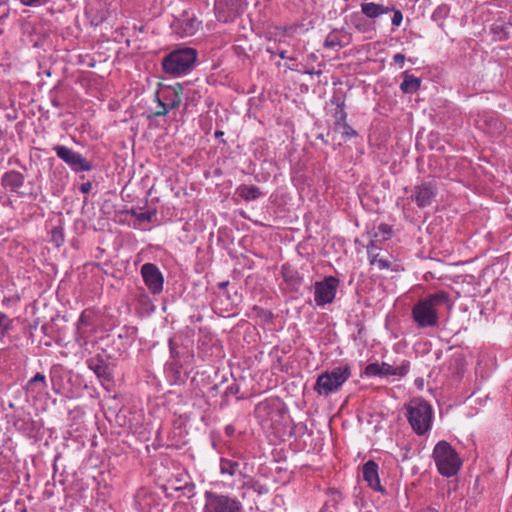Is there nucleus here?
<instances>
[{"mask_svg": "<svg viewBox=\"0 0 512 512\" xmlns=\"http://www.w3.org/2000/svg\"><path fill=\"white\" fill-rule=\"evenodd\" d=\"M444 306L452 308L450 294L439 290L418 300L411 309V317L420 329L434 328L439 324V310Z\"/></svg>", "mask_w": 512, "mask_h": 512, "instance_id": "obj_1", "label": "nucleus"}, {"mask_svg": "<svg viewBox=\"0 0 512 512\" xmlns=\"http://www.w3.org/2000/svg\"><path fill=\"white\" fill-rule=\"evenodd\" d=\"M198 52L192 47H179L163 57V71L173 77L189 74L196 66Z\"/></svg>", "mask_w": 512, "mask_h": 512, "instance_id": "obj_2", "label": "nucleus"}, {"mask_svg": "<svg viewBox=\"0 0 512 512\" xmlns=\"http://www.w3.org/2000/svg\"><path fill=\"white\" fill-rule=\"evenodd\" d=\"M432 457L439 474L444 477L456 475L462 467V460L456 450L445 440L439 441L433 449Z\"/></svg>", "mask_w": 512, "mask_h": 512, "instance_id": "obj_3", "label": "nucleus"}, {"mask_svg": "<svg viewBox=\"0 0 512 512\" xmlns=\"http://www.w3.org/2000/svg\"><path fill=\"white\" fill-rule=\"evenodd\" d=\"M351 367L348 364L334 367L318 375L314 391L320 396H329L336 393L351 377Z\"/></svg>", "mask_w": 512, "mask_h": 512, "instance_id": "obj_4", "label": "nucleus"}, {"mask_svg": "<svg viewBox=\"0 0 512 512\" xmlns=\"http://www.w3.org/2000/svg\"><path fill=\"white\" fill-rule=\"evenodd\" d=\"M407 419L418 436L425 435L433 422V409L426 401L416 398L407 406Z\"/></svg>", "mask_w": 512, "mask_h": 512, "instance_id": "obj_5", "label": "nucleus"}, {"mask_svg": "<svg viewBox=\"0 0 512 512\" xmlns=\"http://www.w3.org/2000/svg\"><path fill=\"white\" fill-rule=\"evenodd\" d=\"M204 500L202 512H244L242 502L229 494L206 490Z\"/></svg>", "mask_w": 512, "mask_h": 512, "instance_id": "obj_6", "label": "nucleus"}, {"mask_svg": "<svg viewBox=\"0 0 512 512\" xmlns=\"http://www.w3.org/2000/svg\"><path fill=\"white\" fill-rule=\"evenodd\" d=\"M184 87L177 83L174 86H166L156 93L158 110L155 111V117L166 116L169 111L177 109L183 96Z\"/></svg>", "mask_w": 512, "mask_h": 512, "instance_id": "obj_7", "label": "nucleus"}, {"mask_svg": "<svg viewBox=\"0 0 512 512\" xmlns=\"http://www.w3.org/2000/svg\"><path fill=\"white\" fill-rule=\"evenodd\" d=\"M57 157L61 159L73 172H89L93 169L91 161L87 160L82 154L65 145H55L53 147Z\"/></svg>", "mask_w": 512, "mask_h": 512, "instance_id": "obj_8", "label": "nucleus"}, {"mask_svg": "<svg viewBox=\"0 0 512 512\" xmlns=\"http://www.w3.org/2000/svg\"><path fill=\"white\" fill-rule=\"evenodd\" d=\"M340 281L334 276H326L322 281L314 284V301L317 306L324 307L331 304L337 293Z\"/></svg>", "mask_w": 512, "mask_h": 512, "instance_id": "obj_9", "label": "nucleus"}, {"mask_svg": "<svg viewBox=\"0 0 512 512\" xmlns=\"http://www.w3.org/2000/svg\"><path fill=\"white\" fill-rule=\"evenodd\" d=\"M246 0H215V11L219 21L228 23L244 13Z\"/></svg>", "mask_w": 512, "mask_h": 512, "instance_id": "obj_10", "label": "nucleus"}, {"mask_svg": "<svg viewBox=\"0 0 512 512\" xmlns=\"http://www.w3.org/2000/svg\"><path fill=\"white\" fill-rule=\"evenodd\" d=\"M438 194L435 180L422 181L412 189L411 200L418 208H425L432 204Z\"/></svg>", "mask_w": 512, "mask_h": 512, "instance_id": "obj_11", "label": "nucleus"}, {"mask_svg": "<svg viewBox=\"0 0 512 512\" xmlns=\"http://www.w3.org/2000/svg\"><path fill=\"white\" fill-rule=\"evenodd\" d=\"M283 412V403L278 397H270L259 402L254 409V415L261 424L273 421Z\"/></svg>", "mask_w": 512, "mask_h": 512, "instance_id": "obj_12", "label": "nucleus"}, {"mask_svg": "<svg viewBox=\"0 0 512 512\" xmlns=\"http://www.w3.org/2000/svg\"><path fill=\"white\" fill-rule=\"evenodd\" d=\"M140 273L147 289L152 294L157 295L163 291L164 277L156 264H143Z\"/></svg>", "mask_w": 512, "mask_h": 512, "instance_id": "obj_13", "label": "nucleus"}, {"mask_svg": "<svg viewBox=\"0 0 512 512\" xmlns=\"http://www.w3.org/2000/svg\"><path fill=\"white\" fill-rule=\"evenodd\" d=\"M475 124L487 134L496 137L506 130L504 122L494 113L482 112L477 115Z\"/></svg>", "mask_w": 512, "mask_h": 512, "instance_id": "obj_14", "label": "nucleus"}, {"mask_svg": "<svg viewBox=\"0 0 512 512\" xmlns=\"http://www.w3.org/2000/svg\"><path fill=\"white\" fill-rule=\"evenodd\" d=\"M200 25L201 21H199L197 17L184 13L172 23V29L177 35L184 38L195 35Z\"/></svg>", "mask_w": 512, "mask_h": 512, "instance_id": "obj_15", "label": "nucleus"}, {"mask_svg": "<svg viewBox=\"0 0 512 512\" xmlns=\"http://www.w3.org/2000/svg\"><path fill=\"white\" fill-rule=\"evenodd\" d=\"M344 21L348 27L353 28L360 34H373L376 32L371 20L368 19L361 8L359 11H353L346 15Z\"/></svg>", "mask_w": 512, "mask_h": 512, "instance_id": "obj_16", "label": "nucleus"}, {"mask_svg": "<svg viewBox=\"0 0 512 512\" xmlns=\"http://www.w3.org/2000/svg\"><path fill=\"white\" fill-rule=\"evenodd\" d=\"M0 182L5 190L16 194L18 197L26 196V193L20 190L25 183V176L21 172L9 170L2 174Z\"/></svg>", "mask_w": 512, "mask_h": 512, "instance_id": "obj_17", "label": "nucleus"}, {"mask_svg": "<svg viewBox=\"0 0 512 512\" xmlns=\"http://www.w3.org/2000/svg\"><path fill=\"white\" fill-rule=\"evenodd\" d=\"M410 366V361L405 358L396 359L392 363L382 362L385 379L392 381L404 378L409 373Z\"/></svg>", "mask_w": 512, "mask_h": 512, "instance_id": "obj_18", "label": "nucleus"}, {"mask_svg": "<svg viewBox=\"0 0 512 512\" xmlns=\"http://www.w3.org/2000/svg\"><path fill=\"white\" fill-rule=\"evenodd\" d=\"M360 8L363 10V13L367 15L368 19L371 20V23L376 28L379 19L383 15L391 13V10H393V5H384L382 3L374 1H364L360 4Z\"/></svg>", "mask_w": 512, "mask_h": 512, "instance_id": "obj_19", "label": "nucleus"}, {"mask_svg": "<svg viewBox=\"0 0 512 512\" xmlns=\"http://www.w3.org/2000/svg\"><path fill=\"white\" fill-rule=\"evenodd\" d=\"M362 474L364 481L372 490L382 494L386 492L380 482L379 466L374 460H369L363 465Z\"/></svg>", "mask_w": 512, "mask_h": 512, "instance_id": "obj_20", "label": "nucleus"}, {"mask_svg": "<svg viewBox=\"0 0 512 512\" xmlns=\"http://www.w3.org/2000/svg\"><path fill=\"white\" fill-rule=\"evenodd\" d=\"M12 423L16 430L24 433L31 434L35 430V422L29 412L23 409H18L12 415Z\"/></svg>", "mask_w": 512, "mask_h": 512, "instance_id": "obj_21", "label": "nucleus"}, {"mask_svg": "<svg viewBox=\"0 0 512 512\" xmlns=\"http://www.w3.org/2000/svg\"><path fill=\"white\" fill-rule=\"evenodd\" d=\"M367 254L371 266H376L379 270H397L392 267V262L381 254L380 248L373 241L367 245Z\"/></svg>", "mask_w": 512, "mask_h": 512, "instance_id": "obj_22", "label": "nucleus"}, {"mask_svg": "<svg viewBox=\"0 0 512 512\" xmlns=\"http://www.w3.org/2000/svg\"><path fill=\"white\" fill-rule=\"evenodd\" d=\"M86 363L88 368L102 381L110 382L112 380L109 364L100 355L89 358Z\"/></svg>", "mask_w": 512, "mask_h": 512, "instance_id": "obj_23", "label": "nucleus"}, {"mask_svg": "<svg viewBox=\"0 0 512 512\" xmlns=\"http://www.w3.org/2000/svg\"><path fill=\"white\" fill-rule=\"evenodd\" d=\"M47 388L46 376L42 373H36L32 378H30L24 389L27 394L32 396H37L41 392H43Z\"/></svg>", "mask_w": 512, "mask_h": 512, "instance_id": "obj_24", "label": "nucleus"}, {"mask_svg": "<svg viewBox=\"0 0 512 512\" xmlns=\"http://www.w3.org/2000/svg\"><path fill=\"white\" fill-rule=\"evenodd\" d=\"M219 473L223 477H234L237 474L243 475L240 471L239 462L226 457H220L219 459Z\"/></svg>", "mask_w": 512, "mask_h": 512, "instance_id": "obj_25", "label": "nucleus"}, {"mask_svg": "<svg viewBox=\"0 0 512 512\" xmlns=\"http://www.w3.org/2000/svg\"><path fill=\"white\" fill-rule=\"evenodd\" d=\"M88 322L84 313H82L76 324L75 341L80 347H86L89 344Z\"/></svg>", "mask_w": 512, "mask_h": 512, "instance_id": "obj_26", "label": "nucleus"}, {"mask_svg": "<svg viewBox=\"0 0 512 512\" xmlns=\"http://www.w3.org/2000/svg\"><path fill=\"white\" fill-rule=\"evenodd\" d=\"M242 477L244 480L240 487L241 490L249 489L258 495H266L269 493V487L266 484L261 483L260 481L248 475H242Z\"/></svg>", "mask_w": 512, "mask_h": 512, "instance_id": "obj_27", "label": "nucleus"}, {"mask_svg": "<svg viewBox=\"0 0 512 512\" xmlns=\"http://www.w3.org/2000/svg\"><path fill=\"white\" fill-rule=\"evenodd\" d=\"M421 86V79L409 74L408 72L403 73V81L400 84V89L405 94H413L418 91Z\"/></svg>", "mask_w": 512, "mask_h": 512, "instance_id": "obj_28", "label": "nucleus"}, {"mask_svg": "<svg viewBox=\"0 0 512 512\" xmlns=\"http://www.w3.org/2000/svg\"><path fill=\"white\" fill-rule=\"evenodd\" d=\"M236 192L245 201H254L265 195L260 188L255 185H240Z\"/></svg>", "mask_w": 512, "mask_h": 512, "instance_id": "obj_29", "label": "nucleus"}, {"mask_svg": "<svg viewBox=\"0 0 512 512\" xmlns=\"http://www.w3.org/2000/svg\"><path fill=\"white\" fill-rule=\"evenodd\" d=\"M85 15L91 26L97 27L107 19V11L103 8H95L93 6L85 9Z\"/></svg>", "mask_w": 512, "mask_h": 512, "instance_id": "obj_30", "label": "nucleus"}, {"mask_svg": "<svg viewBox=\"0 0 512 512\" xmlns=\"http://www.w3.org/2000/svg\"><path fill=\"white\" fill-rule=\"evenodd\" d=\"M282 276L284 281L294 289L300 287L302 283V278L299 276L298 272L287 265L282 266Z\"/></svg>", "mask_w": 512, "mask_h": 512, "instance_id": "obj_31", "label": "nucleus"}, {"mask_svg": "<svg viewBox=\"0 0 512 512\" xmlns=\"http://www.w3.org/2000/svg\"><path fill=\"white\" fill-rule=\"evenodd\" d=\"M126 214H130L131 216H133L135 218V221L137 223H134L133 227L134 228H138V226L141 224V223H144V222H151L152 219L155 217L156 215V210H148L146 212H139L138 210L132 208L130 210H127L125 212Z\"/></svg>", "mask_w": 512, "mask_h": 512, "instance_id": "obj_32", "label": "nucleus"}, {"mask_svg": "<svg viewBox=\"0 0 512 512\" xmlns=\"http://www.w3.org/2000/svg\"><path fill=\"white\" fill-rule=\"evenodd\" d=\"M450 8L446 4L437 6L431 15V20L438 23L439 26L443 25V21L448 17Z\"/></svg>", "mask_w": 512, "mask_h": 512, "instance_id": "obj_33", "label": "nucleus"}, {"mask_svg": "<svg viewBox=\"0 0 512 512\" xmlns=\"http://www.w3.org/2000/svg\"><path fill=\"white\" fill-rule=\"evenodd\" d=\"M363 374H364V376H366L368 378L379 377V378L385 379V373L382 369V362L381 363H378V362L369 363L365 367Z\"/></svg>", "mask_w": 512, "mask_h": 512, "instance_id": "obj_34", "label": "nucleus"}, {"mask_svg": "<svg viewBox=\"0 0 512 512\" xmlns=\"http://www.w3.org/2000/svg\"><path fill=\"white\" fill-rule=\"evenodd\" d=\"M13 320L4 312L0 311V341L4 339L6 334L12 329Z\"/></svg>", "mask_w": 512, "mask_h": 512, "instance_id": "obj_35", "label": "nucleus"}, {"mask_svg": "<svg viewBox=\"0 0 512 512\" xmlns=\"http://www.w3.org/2000/svg\"><path fill=\"white\" fill-rule=\"evenodd\" d=\"M346 95L341 89L334 90L333 95L330 98V103L338 107H345Z\"/></svg>", "mask_w": 512, "mask_h": 512, "instance_id": "obj_36", "label": "nucleus"}, {"mask_svg": "<svg viewBox=\"0 0 512 512\" xmlns=\"http://www.w3.org/2000/svg\"><path fill=\"white\" fill-rule=\"evenodd\" d=\"M51 239L57 247H60L64 243L63 229L58 227L54 228L51 231Z\"/></svg>", "mask_w": 512, "mask_h": 512, "instance_id": "obj_37", "label": "nucleus"}, {"mask_svg": "<svg viewBox=\"0 0 512 512\" xmlns=\"http://www.w3.org/2000/svg\"><path fill=\"white\" fill-rule=\"evenodd\" d=\"M240 392V387L238 384L233 383L226 387L224 393L222 394L223 401L228 403V398L230 396H237Z\"/></svg>", "mask_w": 512, "mask_h": 512, "instance_id": "obj_38", "label": "nucleus"}, {"mask_svg": "<svg viewBox=\"0 0 512 512\" xmlns=\"http://www.w3.org/2000/svg\"><path fill=\"white\" fill-rule=\"evenodd\" d=\"M391 13L393 14L392 18H391L392 25L395 27H399L403 21V13L401 12V10L397 9L394 5H393V10H391Z\"/></svg>", "mask_w": 512, "mask_h": 512, "instance_id": "obj_39", "label": "nucleus"}, {"mask_svg": "<svg viewBox=\"0 0 512 512\" xmlns=\"http://www.w3.org/2000/svg\"><path fill=\"white\" fill-rule=\"evenodd\" d=\"M10 15L8 0H0V22L7 19Z\"/></svg>", "mask_w": 512, "mask_h": 512, "instance_id": "obj_40", "label": "nucleus"}, {"mask_svg": "<svg viewBox=\"0 0 512 512\" xmlns=\"http://www.w3.org/2000/svg\"><path fill=\"white\" fill-rule=\"evenodd\" d=\"M345 139H351L358 136L357 131L352 128L349 124L344 125L343 129L339 130Z\"/></svg>", "mask_w": 512, "mask_h": 512, "instance_id": "obj_41", "label": "nucleus"}, {"mask_svg": "<svg viewBox=\"0 0 512 512\" xmlns=\"http://www.w3.org/2000/svg\"><path fill=\"white\" fill-rule=\"evenodd\" d=\"M23 6L27 7H40L46 5L51 0H19Z\"/></svg>", "mask_w": 512, "mask_h": 512, "instance_id": "obj_42", "label": "nucleus"}, {"mask_svg": "<svg viewBox=\"0 0 512 512\" xmlns=\"http://www.w3.org/2000/svg\"><path fill=\"white\" fill-rule=\"evenodd\" d=\"M378 232L382 234V238L384 240H387L390 238L391 234H392V227L388 224H380L378 226Z\"/></svg>", "mask_w": 512, "mask_h": 512, "instance_id": "obj_43", "label": "nucleus"}, {"mask_svg": "<svg viewBox=\"0 0 512 512\" xmlns=\"http://www.w3.org/2000/svg\"><path fill=\"white\" fill-rule=\"evenodd\" d=\"M253 310L257 313V315L259 317H261L262 319H264L266 321H271L273 318V314L268 310H265L263 308H259L256 306L253 308Z\"/></svg>", "mask_w": 512, "mask_h": 512, "instance_id": "obj_44", "label": "nucleus"}, {"mask_svg": "<svg viewBox=\"0 0 512 512\" xmlns=\"http://www.w3.org/2000/svg\"><path fill=\"white\" fill-rule=\"evenodd\" d=\"M347 113L345 111V107H338L334 109L333 118L334 120H343L347 118Z\"/></svg>", "mask_w": 512, "mask_h": 512, "instance_id": "obj_45", "label": "nucleus"}, {"mask_svg": "<svg viewBox=\"0 0 512 512\" xmlns=\"http://www.w3.org/2000/svg\"><path fill=\"white\" fill-rule=\"evenodd\" d=\"M406 60V57L404 54L402 53H396L394 56H393V61L395 64L399 65L400 67L403 66L404 62Z\"/></svg>", "mask_w": 512, "mask_h": 512, "instance_id": "obj_46", "label": "nucleus"}, {"mask_svg": "<svg viewBox=\"0 0 512 512\" xmlns=\"http://www.w3.org/2000/svg\"><path fill=\"white\" fill-rule=\"evenodd\" d=\"M347 124V118H344L343 120H334V130L339 131Z\"/></svg>", "mask_w": 512, "mask_h": 512, "instance_id": "obj_47", "label": "nucleus"}, {"mask_svg": "<svg viewBox=\"0 0 512 512\" xmlns=\"http://www.w3.org/2000/svg\"><path fill=\"white\" fill-rule=\"evenodd\" d=\"M169 350L172 358H176L178 356V352L174 346L173 338H169L168 340Z\"/></svg>", "mask_w": 512, "mask_h": 512, "instance_id": "obj_48", "label": "nucleus"}, {"mask_svg": "<svg viewBox=\"0 0 512 512\" xmlns=\"http://www.w3.org/2000/svg\"><path fill=\"white\" fill-rule=\"evenodd\" d=\"M91 187H92V185H91V183H90V182L82 183V184H81V186H80V191H81L82 193H85V194H86V193H89V192H90V190H91Z\"/></svg>", "mask_w": 512, "mask_h": 512, "instance_id": "obj_49", "label": "nucleus"}, {"mask_svg": "<svg viewBox=\"0 0 512 512\" xmlns=\"http://www.w3.org/2000/svg\"><path fill=\"white\" fill-rule=\"evenodd\" d=\"M235 433V427L231 424L225 426V434L228 437H232Z\"/></svg>", "mask_w": 512, "mask_h": 512, "instance_id": "obj_50", "label": "nucleus"}, {"mask_svg": "<svg viewBox=\"0 0 512 512\" xmlns=\"http://www.w3.org/2000/svg\"><path fill=\"white\" fill-rule=\"evenodd\" d=\"M16 509L18 512H28L27 507L23 503H16Z\"/></svg>", "mask_w": 512, "mask_h": 512, "instance_id": "obj_51", "label": "nucleus"}, {"mask_svg": "<svg viewBox=\"0 0 512 512\" xmlns=\"http://www.w3.org/2000/svg\"><path fill=\"white\" fill-rule=\"evenodd\" d=\"M336 42L334 40H330L329 38H327L325 40V43H324V46L325 47H328V48H332V47H335L336 46Z\"/></svg>", "mask_w": 512, "mask_h": 512, "instance_id": "obj_52", "label": "nucleus"}, {"mask_svg": "<svg viewBox=\"0 0 512 512\" xmlns=\"http://www.w3.org/2000/svg\"><path fill=\"white\" fill-rule=\"evenodd\" d=\"M278 56L281 58V59H291L288 55H287V51L286 50H280L277 52Z\"/></svg>", "mask_w": 512, "mask_h": 512, "instance_id": "obj_53", "label": "nucleus"}, {"mask_svg": "<svg viewBox=\"0 0 512 512\" xmlns=\"http://www.w3.org/2000/svg\"><path fill=\"white\" fill-rule=\"evenodd\" d=\"M51 104L55 107V108H60L61 107V103L60 101L57 99V98H51Z\"/></svg>", "mask_w": 512, "mask_h": 512, "instance_id": "obj_54", "label": "nucleus"}, {"mask_svg": "<svg viewBox=\"0 0 512 512\" xmlns=\"http://www.w3.org/2000/svg\"><path fill=\"white\" fill-rule=\"evenodd\" d=\"M302 73L308 74V75H314V74L319 75V74H321V71H315L314 69H311V70H305Z\"/></svg>", "mask_w": 512, "mask_h": 512, "instance_id": "obj_55", "label": "nucleus"}, {"mask_svg": "<svg viewBox=\"0 0 512 512\" xmlns=\"http://www.w3.org/2000/svg\"><path fill=\"white\" fill-rule=\"evenodd\" d=\"M229 285V282L228 281H223V282H219L218 283V288L223 290L225 289L227 286Z\"/></svg>", "mask_w": 512, "mask_h": 512, "instance_id": "obj_56", "label": "nucleus"}, {"mask_svg": "<svg viewBox=\"0 0 512 512\" xmlns=\"http://www.w3.org/2000/svg\"><path fill=\"white\" fill-rule=\"evenodd\" d=\"M223 136H224V132H223V131H216V132H215V137H216V138H221V137H223Z\"/></svg>", "mask_w": 512, "mask_h": 512, "instance_id": "obj_57", "label": "nucleus"}, {"mask_svg": "<svg viewBox=\"0 0 512 512\" xmlns=\"http://www.w3.org/2000/svg\"><path fill=\"white\" fill-rule=\"evenodd\" d=\"M2 304H4V305H5V304H8V301H7L6 299H4V300L2 301Z\"/></svg>", "mask_w": 512, "mask_h": 512, "instance_id": "obj_58", "label": "nucleus"}, {"mask_svg": "<svg viewBox=\"0 0 512 512\" xmlns=\"http://www.w3.org/2000/svg\"><path fill=\"white\" fill-rule=\"evenodd\" d=\"M2 304H4V305H5V304H8V301H7L6 299H4V300L2 301Z\"/></svg>", "mask_w": 512, "mask_h": 512, "instance_id": "obj_59", "label": "nucleus"}]
</instances>
